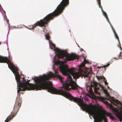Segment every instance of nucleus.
Listing matches in <instances>:
<instances>
[{
    "label": "nucleus",
    "mask_w": 122,
    "mask_h": 122,
    "mask_svg": "<svg viewBox=\"0 0 122 122\" xmlns=\"http://www.w3.org/2000/svg\"><path fill=\"white\" fill-rule=\"evenodd\" d=\"M93 84L94 87V92L96 94L100 95V93L98 91L102 90L104 92L105 94H107V91L99 84L97 83L96 82L94 81Z\"/></svg>",
    "instance_id": "3"
},
{
    "label": "nucleus",
    "mask_w": 122,
    "mask_h": 122,
    "mask_svg": "<svg viewBox=\"0 0 122 122\" xmlns=\"http://www.w3.org/2000/svg\"><path fill=\"white\" fill-rule=\"evenodd\" d=\"M114 58L115 59H116V58Z\"/></svg>",
    "instance_id": "22"
},
{
    "label": "nucleus",
    "mask_w": 122,
    "mask_h": 122,
    "mask_svg": "<svg viewBox=\"0 0 122 122\" xmlns=\"http://www.w3.org/2000/svg\"><path fill=\"white\" fill-rule=\"evenodd\" d=\"M108 88H109V87H108Z\"/></svg>",
    "instance_id": "20"
},
{
    "label": "nucleus",
    "mask_w": 122,
    "mask_h": 122,
    "mask_svg": "<svg viewBox=\"0 0 122 122\" xmlns=\"http://www.w3.org/2000/svg\"><path fill=\"white\" fill-rule=\"evenodd\" d=\"M22 102L20 98H16L13 111L9 116L8 117L5 122H8L15 116L20 107Z\"/></svg>",
    "instance_id": "2"
},
{
    "label": "nucleus",
    "mask_w": 122,
    "mask_h": 122,
    "mask_svg": "<svg viewBox=\"0 0 122 122\" xmlns=\"http://www.w3.org/2000/svg\"><path fill=\"white\" fill-rule=\"evenodd\" d=\"M121 59H122V58H121Z\"/></svg>",
    "instance_id": "24"
},
{
    "label": "nucleus",
    "mask_w": 122,
    "mask_h": 122,
    "mask_svg": "<svg viewBox=\"0 0 122 122\" xmlns=\"http://www.w3.org/2000/svg\"><path fill=\"white\" fill-rule=\"evenodd\" d=\"M100 68V67H99L98 68V69H99V68Z\"/></svg>",
    "instance_id": "21"
},
{
    "label": "nucleus",
    "mask_w": 122,
    "mask_h": 122,
    "mask_svg": "<svg viewBox=\"0 0 122 122\" xmlns=\"http://www.w3.org/2000/svg\"><path fill=\"white\" fill-rule=\"evenodd\" d=\"M97 0L98 5H101L100 0Z\"/></svg>",
    "instance_id": "11"
},
{
    "label": "nucleus",
    "mask_w": 122,
    "mask_h": 122,
    "mask_svg": "<svg viewBox=\"0 0 122 122\" xmlns=\"http://www.w3.org/2000/svg\"><path fill=\"white\" fill-rule=\"evenodd\" d=\"M90 92H92V88H90Z\"/></svg>",
    "instance_id": "16"
},
{
    "label": "nucleus",
    "mask_w": 122,
    "mask_h": 122,
    "mask_svg": "<svg viewBox=\"0 0 122 122\" xmlns=\"http://www.w3.org/2000/svg\"><path fill=\"white\" fill-rule=\"evenodd\" d=\"M45 37H46V39L48 40H49L50 38V36L48 34H47L46 35H45Z\"/></svg>",
    "instance_id": "10"
},
{
    "label": "nucleus",
    "mask_w": 122,
    "mask_h": 122,
    "mask_svg": "<svg viewBox=\"0 0 122 122\" xmlns=\"http://www.w3.org/2000/svg\"><path fill=\"white\" fill-rule=\"evenodd\" d=\"M53 67H54V65H53Z\"/></svg>",
    "instance_id": "19"
},
{
    "label": "nucleus",
    "mask_w": 122,
    "mask_h": 122,
    "mask_svg": "<svg viewBox=\"0 0 122 122\" xmlns=\"http://www.w3.org/2000/svg\"><path fill=\"white\" fill-rule=\"evenodd\" d=\"M52 45L54 47H55V45L53 43L52 44Z\"/></svg>",
    "instance_id": "17"
},
{
    "label": "nucleus",
    "mask_w": 122,
    "mask_h": 122,
    "mask_svg": "<svg viewBox=\"0 0 122 122\" xmlns=\"http://www.w3.org/2000/svg\"><path fill=\"white\" fill-rule=\"evenodd\" d=\"M109 65H110V64H109V63H108V64H107V65H105V66H103V67H106L107 66H108Z\"/></svg>",
    "instance_id": "14"
},
{
    "label": "nucleus",
    "mask_w": 122,
    "mask_h": 122,
    "mask_svg": "<svg viewBox=\"0 0 122 122\" xmlns=\"http://www.w3.org/2000/svg\"><path fill=\"white\" fill-rule=\"evenodd\" d=\"M99 7L100 8H101V10H102V13H103V14L104 15L105 17L106 18V19H107V21H108L109 20L108 19V17H107V14L106 13L104 12L103 9H102V6H101V5H99Z\"/></svg>",
    "instance_id": "5"
},
{
    "label": "nucleus",
    "mask_w": 122,
    "mask_h": 122,
    "mask_svg": "<svg viewBox=\"0 0 122 122\" xmlns=\"http://www.w3.org/2000/svg\"><path fill=\"white\" fill-rule=\"evenodd\" d=\"M96 77L97 78L98 80L100 79H102L103 78V76L102 77V76H97Z\"/></svg>",
    "instance_id": "9"
},
{
    "label": "nucleus",
    "mask_w": 122,
    "mask_h": 122,
    "mask_svg": "<svg viewBox=\"0 0 122 122\" xmlns=\"http://www.w3.org/2000/svg\"><path fill=\"white\" fill-rule=\"evenodd\" d=\"M84 100L85 101H86L87 102H88L89 101L87 97L85 98H84Z\"/></svg>",
    "instance_id": "13"
},
{
    "label": "nucleus",
    "mask_w": 122,
    "mask_h": 122,
    "mask_svg": "<svg viewBox=\"0 0 122 122\" xmlns=\"http://www.w3.org/2000/svg\"><path fill=\"white\" fill-rule=\"evenodd\" d=\"M108 22L109 23V24H110V26L112 29L113 30V32H114L115 31L112 25H111V23L110 22L109 20L108 21Z\"/></svg>",
    "instance_id": "8"
},
{
    "label": "nucleus",
    "mask_w": 122,
    "mask_h": 122,
    "mask_svg": "<svg viewBox=\"0 0 122 122\" xmlns=\"http://www.w3.org/2000/svg\"><path fill=\"white\" fill-rule=\"evenodd\" d=\"M8 21H9V20H7V22H8Z\"/></svg>",
    "instance_id": "18"
},
{
    "label": "nucleus",
    "mask_w": 122,
    "mask_h": 122,
    "mask_svg": "<svg viewBox=\"0 0 122 122\" xmlns=\"http://www.w3.org/2000/svg\"><path fill=\"white\" fill-rule=\"evenodd\" d=\"M111 102L115 105L119 103V101L117 100L113 99Z\"/></svg>",
    "instance_id": "6"
},
{
    "label": "nucleus",
    "mask_w": 122,
    "mask_h": 122,
    "mask_svg": "<svg viewBox=\"0 0 122 122\" xmlns=\"http://www.w3.org/2000/svg\"><path fill=\"white\" fill-rule=\"evenodd\" d=\"M121 52H120V54L119 55V57H120L121 56Z\"/></svg>",
    "instance_id": "15"
},
{
    "label": "nucleus",
    "mask_w": 122,
    "mask_h": 122,
    "mask_svg": "<svg viewBox=\"0 0 122 122\" xmlns=\"http://www.w3.org/2000/svg\"><path fill=\"white\" fill-rule=\"evenodd\" d=\"M105 79L103 80V81H104V83L106 85H107L108 84V83L107 82V81L106 80L105 81Z\"/></svg>",
    "instance_id": "12"
},
{
    "label": "nucleus",
    "mask_w": 122,
    "mask_h": 122,
    "mask_svg": "<svg viewBox=\"0 0 122 122\" xmlns=\"http://www.w3.org/2000/svg\"><path fill=\"white\" fill-rule=\"evenodd\" d=\"M69 4V0H62L54 11L47 15L43 19L37 21L34 25L29 26L30 27L28 28L32 30L38 26L46 27L45 25L48 24L51 20L53 19L55 17L60 14Z\"/></svg>",
    "instance_id": "1"
},
{
    "label": "nucleus",
    "mask_w": 122,
    "mask_h": 122,
    "mask_svg": "<svg viewBox=\"0 0 122 122\" xmlns=\"http://www.w3.org/2000/svg\"><path fill=\"white\" fill-rule=\"evenodd\" d=\"M1 6L0 5V6Z\"/></svg>",
    "instance_id": "23"
},
{
    "label": "nucleus",
    "mask_w": 122,
    "mask_h": 122,
    "mask_svg": "<svg viewBox=\"0 0 122 122\" xmlns=\"http://www.w3.org/2000/svg\"><path fill=\"white\" fill-rule=\"evenodd\" d=\"M114 112L116 116L119 119V121L120 122L122 121V111H119L115 109L114 110Z\"/></svg>",
    "instance_id": "4"
},
{
    "label": "nucleus",
    "mask_w": 122,
    "mask_h": 122,
    "mask_svg": "<svg viewBox=\"0 0 122 122\" xmlns=\"http://www.w3.org/2000/svg\"><path fill=\"white\" fill-rule=\"evenodd\" d=\"M114 32V35H115V37L118 40V41L119 42V43L120 44V45H118V46L119 47H120V48L121 49V45H120V41H119V39L117 35V34L116 33V32H115V31L114 32Z\"/></svg>",
    "instance_id": "7"
}]
</instances>
